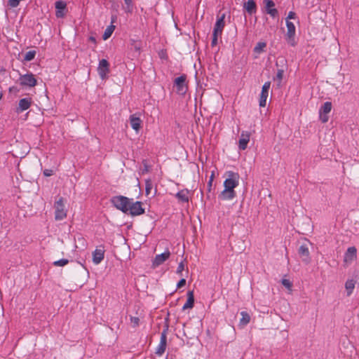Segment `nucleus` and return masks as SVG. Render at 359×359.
Returning a JSON list of instances; mask_svg holds the SVG:
<instances>
[{"instance_id": "f257e3e1", "label": "nucleus", "mask_w": 359, "mask_h": 359, "mask_svg": "<svg viewBox=\"0 0 359 359\" xmlns=\"http://www.w3.org/2000/svg\"><path fill=\"white\" fill-rule=\"evenodd\" d=\"M225 14L223 13L221 15L218 16L217 21L215 25V27L212 33V39L211 45H217L218 41V36H221L222 30L225 26Z\"/></svg>"}, {"instance_id": "f03ea898", "label": "nucleus", "mask_w": 359, "mask_h": 359, "mask_svg": "<svg viewBox=\"0 0 359 359\" xmlns=\"http://www.w3.org/2000/svg\"><path fill=\"white\" fill-rule=\"evenodd\" d=\"M131 198L123 196H116L111 198V202L113 205L123 213H127L128 207L130 205Z\"/></svg>"}, {"instance_id": "7ed1b4c3", "label": "nucleus", "mask_w": 359, "mask_h": 359, "mask_svg": "<svg viewBox=\"0 0 359 359\" xmlns=\"http://www.w3.org/2000/svg\"><path fill=\"white\" fill-rule=\"evenodd\" d=\"M55 219L56 220H62L67 217V210L65 208V201L62 198H58L54 205Z\"/></svg>"}, {"instance_id": "20e7f679", "label": "nucleus", "mask_w": 359, "mask_h": 359, "mask_svg": "<svg viewBox=\"0 0 359 359\" xmlns=\"http://www.w3.org/2000/svg\"><path fill=\"white\" fill-rule=\"evenodd\" d=\"M144 213V208H142V203L140 201H134L133 199L131 198L126 214H130L132 216H137Z\"/></svg>"}, {"instance_id": "39448f33", "label": "nucleus", "mask_w": 359, "mask_h": 359, "mask_svg": "<svg viewBox=\"0 0 359 359\" xmlns=\"http://www.w3.org/2000/svg\"><path fill=\"white\" fill-rule=\"evenodd\" d=\"M19 83L23 87L32 88L36 85L37 81L32 73H27L20 75Z\"/></svg>"}, {"instance_id": "423d86ee", "label": "nucleus", "mask_w": 359, "mask_h": 359, "mask_svg": "<svg viewBox=\"0 0 359 359\" xmlns=\"http://www.w3.org/2000/svg\"><path fill=\"white\" fill-rule=\"evenodd\" d=\"M175 90L179 95H183L187 90V85L186 83V76L182 75L175 79L174 81Z\"/></svg>"}, {"instance_id": "0eeeda50", "label": "nucleus", "mask_w": 359, "mask_h": 359, "mask_svg": "<svg viewBox=\"0 0 359 359\" xmlns=\"http://www.w3.org/2000/svg\"><path fill=\"white\" fill-rule=\"evenodd\" d=\"M238 178L239 176L237 173L229 172V177L224 182V188L234 190V188L238 184Z\"/></svg>"}, {"instance_id": "6e6552de", "label": "nucleus", "mask_w": 359, "mask_h": 359, "mask_svg": "<svg viewBox=\"0 0 359 359\" xmlns=\"http://www.w3.org/2000/svg\"><path fill=\"white\" fill-rule=\"evenodd\" d=\"M97 72L102 80H105L108 77L109 72V64L105 59H102L100 61L97 67Z\"/></svg>"}, {"instance_id": "1a4fd4ad", "label": "nucleus", "mask_w": 359, "mask_h": 359, "mask_svg": "<svg viewBox=\"0 0 359 359\" xmlns=\"http://www.w3.org/2000/svg\"><path fill=\"white\" fill-rule=\"evenodd\" d=\"M264 9L267 14L270 15L272 18L278 16V11L274 8L275 4L272 0H264Z\"/></svg>"}, {"instance_id": "9d476101", "label": "nucleus", "mask_w": 359, "mask_h": 359, "mask_svg": "<svg viewBox=\"0 0 359 359\" xmlns=\"http://www.w3.org/2000/svg\"><path fill=\"white\" fill-rule=\"evenodd\" d=\"M332 109V103L330 102H326L320 109V118L323 123H326L328 121L327 114Z\"/></svg>"}, {"instance_id": "9b49d317", "label": "nucleus", "mask_w": 359, "mask_h": 359, "mask_svg": "<svg viewBox=\"0 0 359 359\" xmlns=\"http://www.w3.org/2000/svg\"><path fill=\"white\" fill-rule=\"evenodd\" d=\"M270 86L271 83L269 81L265 82L262 86L259 99V106L261 107H264L266 104V99L269 95V90L270 88Z\"/></svg>"}, {"instance_id": "f8f14e48", "label": "nucleus", "mask_w": 359, "mask_h": 359, "mask_svg": "<svg viewBox=\"0 0 359 359\" xmlns=\"http://www.w3.org/2000/svg\"><path fill=\"white\" fill-rule=\"evenodd\" d=\"M170 255V252L169 250H165L164 252L156 255L154 257L153 262H152V266L153 267L156 268L160 265H161L164 262H165Z\"/></svg>"}, {"instance_id": "ddd939ff", "label": "nucleus", "mask_w": 359, "mask_h": 359, "mask_svg": "<svg viewBox=\"0 0 359 359\" xmlns=\"http://www.w3.org/2000/svg\"><path fill=\"white\" fill-rule=\"evenodd\" d=\"M357 257V250L355 247H349L344 255V262L351 263Z\"/></svg>"}, {"instance_id": "4468645a", "label": "nucleus", "mask_w": 359, "mask_h": 359, "mask_svg": "<svg viewBox=\"0 0 359 359\" xmlns=\"http://www.w3.org/2000/svg\"><path fill=\"white\" fill-rule=\"evenodd\" d=\"M32 104L31 98H22L20 100L18 103V107L16 109L18 113H21L27 109H28Z\"/></svg>"}, {"instance_id": "2eb2a0df", "label": "nucleus", "mask_w": 359, "mask_h": 359, "mask_svg": "<svg viewBox=\"0 0 359 359\" xmlns=\"http://www.w3.org/2000/svg\"><path fill=\"white\" fill-rule=\"evenodd\" d=\"M250 136L249 133L242 132L238 142V147L241 150H245L247 148L248 143L250 141Z\"/></svg>"}, {"instance_id": "dca6fc26", "label": "nucleus", "mask_w": 359, "mask_h": 359, "mask_svg": "<svg viewBox=\"0 0 359 359\" xmlns=\"http://www.w3.org/2000/svg\"><path fill=\"white\" fill-rule=\"evenodd\" d=\"M130 123L132 127V128L135 130L137 133L139 132L142 121L139 116H137L136 114H132L130 116Z\"/></svg>"}, {"instance_id": "f3484780", "label": "nucleus", "mask_w": 359, "mask_h": 359, "mask_svg": "<svg viewBox=\"0 0 359 359\" xmlns=\"http://www.w3.org/2000/svg\"><path fill=\"white\" fill-rule=\"evenodd\" d=\"M299 255L302 257V260L306 263L310 261L309 250L306 245H302L298 250Z\"/></svg>"}, {"instance_id": "a211bd4d", "label": "nucleus", "mask_w": 359, "mask_h": 359, "mask_svg": "<svg viewBox=\"0 0 359 359\" xmlns=\"http://www.w3.org/2000/svg\"><path fill=\"white\" fill-rule=\"evenodd\" d=\"M104 252L102 249H95L93 252V262L95 264H99L104 259Z\"/></svg>"}, {"instance_id": "6ab92c4d", "label": "nucleus", "mask_w": 359, "mask_h": 359, "mask_svg": "<svg viewBox=\"0 0 359 359\" xmlns=\"http://www.w3.org/2000/svg\"><path fill=\"white\" fill-rule=\"evenodd\" d=\"M66 3L62 1H58L55 3V8H56V16L57 18H62L64 16L63 11L66 8Z\"/></svg>"}, {"instance_id": "aec40b11", "label": "nucleus", "mask_w": 359, "mask_h": 359, "mask_svg": "<svg viewBox=\"0 0 359 359\" xmlns=\"http://www.w3.org/2000/svg\"><path fill=\"white\" fill-rule=\"evenodd\" d=\"M194 292L192 291H189L187 293V299L186 303L182 306L183 310L191 309L194 306Z\"/></svg>"}, {"instance_id": "412c9836", "label": "nucleus", "mask_w": 359, "mask_h": 359, "mask_svg": "<svg viewBox=\"0 0 359 359\" xmlns=\"http://www.w3.org/2000/svg\"><path fill=\"white\" fill-rule=\"evenodd\" d=\"M235 191L225 189L220 194L219 198L222 200H231L235 196Z\"/></svg>"}, {"instance_id": "4be33fe9", "label": "nucleus", "mask_w": 359, "mask_h": 359, "mask_svg": "<svg viewBox=\"0 0 359 359\" xmlns=\"http://www.w3.org/2000/svg\"><path fill=\"white\" fill-rule=\"evenodd\" d=\"M165 347H166V337H165V334L164 333H163L161 335V341H160V343L158 346L157 350H156V353L158 355H162L165 350Z\"/></svg>"}, {"instance_id": "5701e85b", "label": "nucleus", "mask_w": 359, "mask_h": 359, "mask_svg": "<svg viewBox=\"0 0 359 359\" xmlns=\"http://www.w3.org/2000/svg\"><path fill=\"white\" fill-rule=\"evenodd\" d=\"M244 8L250 14H252L256 11V4L254 0H248L244 4Z\"/></svg>"}, {"instance_id": "b1692460", "label": "nucleus", "mask_w": 359, "mask_h": 359, "mask_svg": "<svg viewBox=\"0 0 359 359\" xmlns=\"http://www.w3.org/2000/svg\"><path fill=\"white\" fill-rule=\"evenodd\" d=\"M286 26H287V36L289 39H292L294 37L295 34V27L294 24L288 20H286Z\"/></svg>"}, {"instance_id": "393cba45", "label": "nucleus", "mask_w": 359, "mask_h": 359, "mask_svg": "<svg viewBox=\"0 0 359 359\" xmlns=\"http://www.w3.org/2000/svg\"><path fill=\"white\" fill-rule=\"evenodd\" d=\"M355 281L353 279L347 280L345 283V288L347 291V296H350L355 287Z\"/></svg>"}, {"instance_id": "a878e982", "label": "nucleus", "mask_w": 359, "mask_h": 359, "mask_svg": "<svg viewBox=\"0 0 359 359\" xmlns=\"http://www.w3.org/2000/svg\"><path fill=\"white\" fill-rule=\"evenodd\" d=\"M176 196L182 202H187L189 200V192L186 190L179 191Z\"/></svg>"}, {"instance_id": "bb28decb", "label": "nucleus", "mask_w": 359, "mask_h": 359, "mask_svg": "<svg viewBox=\"0 0 359 359\" xmlns=\"http://www.w3.org/2000/svg\"><path fill=\"white\" fill-rule=\"evenodd\" d=\"M241 315L242 318L240 320V325H241L242 326H245L250 323V316L245 311H242L241 313Z\"/></svg>"}, {"instance_id": "cd10ccee", "label": "nucleus", "mask_w": 359, "mask_h": 359, "mask_svg": "<svg viewBox=\"0 0 359 359\" xmlns=\"http://www.w3.org/2000/svg\"><path fill=\"white\" fill-rule=\"evenodd\" d=\"M115 29V26L113 25H111L109 26H108L106 29L104 30V32L102 35V38L104 40H107V39H109L111 35L112 34V33L114 32Z\"/></svg>"}, {"instance_id": "c85d7f7f", "label": "nucleus", "mask_w": 359, "mask_h": 359, "mask_svg": "<svg viewBox=\"0 0 359 359\" xmlns=\"http://www.w3.org/2000/svg\"><path fill=\"white\" fill-rule=\"evenodd\" d=\"M36 51L35 50H29L27 53H25L24 56V60L26 62H29L32 60L35 55H36Z\"/></svg>"}, {"instance_id": "c756f323", "label": "nucleus", "mask_w": 359, "mask_h": 359, "mask_svg": "<svg viewBox=\"0 0 359 359\" xmlns=\"http://www.w3.org/2000/svg\"><path fill=\"white\" fill-rule=\"evenodd\" d=\"M126 6L124 9L128 13H131L133 11V0H124Z\"/></svg>"}, {"instance_id": "7c9ffc66", "label": "nucleus", "mask_w": 359, "mask_h": 359, "mask_svg": "<svg viewBox=\"0 0 359 359\" xmlns=\"http://www.w3.org/2000/svg\"><path fill=\"white\" fill-rule=\"evenodd\" d=\"M153 188L152 182L150 180H147L145 182V193L147 196H149Z\"/></svg>"}, {"instance_id": "2f4dec72", "label": "nucleus", "mask_w": 359, "mask_h": 359, "mask_svg": "<svg viewBox=\"0 0 359 359\" xmlns=\"http://www.w3.org/2000/svg\"><path fill=\"white\" fill-rule=\"evenodd\" d=\"M69 263V260L67 259H61L53 262V265L56 266H64Z\"/></svg>"}, {"instance_id": "473e14b6", "label": "nucleus", "mask_w": 359, "mask_h": 359, "mask_svg": "<svg viewBox=\"0 0 359 359\" xmlns=\"http://www.w3.org/2000/svg\"><path fill=\"white\" fill-rule=\"evenodd\" d=\"M281 283L289 290H292V283L289 280H287V279H283L281 280Z\"/></svg>"}, {"instance_id": "72a5a7b5", "label": "nucleus", "mask_w": 359, "mask_h": 359, "mask_svg": "<svg viewBox=\"0 0 359 359\" xmlns=\"http://www.w3.org/2000/svg\"><path fill=\"white\" fill-rule=\"evenodd\" d=\"M265 46H255L254 53L256 55L255 57H257V55L260 54L264 51V48Z\"/></svg>"}, {"instance_id": "f704fd0d", "label": "nucleus", "mask_w": 359, "mask_h": 359, "mask_svg": "<svg viewBox=\"0 0 359 359\" xmlns=\"http://www.w3.org/2000/svg\"><path fill=\"white\" fill-rule=\"evenodd\" d=\"M130 323L133 327H137L139 325L140 319L138 317H130Z\"/></svg>"}, {"instance_id": "c9c22d12", "label": "nucleus", "mask_w": 359, "mask_h": 359, "mask_svg": "<svg viewBox=\"0 0 359 359\" xmlns=\"http://www.w3.org/2000/svg\"><path fill=\"white\" fill-rule=\"evenodd\" d=\"M184 270V264L182 262H181L177 269V273L181 275L182 272Z\"/></svg>"}, {"instance_id": "e433bc0d", "label": "nucleus", "mask_w": 359, "mask_h": 359, "mask_svg": "<svg viewBox=\"0 0 359 359\" xmlns=\"http://www.w3.org/2000/svg\"><path fill=\"white\" fill-rule=\"evenodd\" d=\"M283 73H284V71L283 69H278L277 72L276 79H278L280 83L283 79Z\"/></svg>"}, {"instance_id": "4c0bfd02", "label": "nucleus", "mask_w": 359, "mask_h": 359, "mask_svg": "<svg viewBox=\"0 0 359 359\" xmlns=\"http://www.w3.org/2000/svg\"><path fill=\"white\" fill-rule=\"evenodd\" d=\"M43 173L46 177H50L53 175V170L51 169H45Z\"/></svg>"}, {"instance_id": "58836bf2", "label": "nucleus", "mask_w": 359, "mask_h": 359, "mask_svg": "<svg viewBox=\"0 0 359 359\" xmlns=\"http://www.w3.org/2000/svg\"><path fill=\"white\" fill-rule=\"evenodd\" d=\"M186 284V280L184 278H182L177 284V288H181L182 287L184 286Z\"/></svg>"}, {"instance_id": "ea45409f", "label": "nucleus", "mask_w": 359, "mask_h": 359, "mask_svg": "<svg viewBox=\"0 0 359 359\" xmlns=\"http://www.w3.org/2000/svg\"><path fill=\"white\" fill-rule=\"evenodd\" d=\"M295 16H296L295 13H294V12H293V11H290V12H289V13H288V15H287V20L288 19H294V18H295Z\"/></svg>"}, {"instance_id": "a19ab883", "label": "nucleus", "mask_w": 359, "mask_h": 359, "mask_svg": "<svg viewBox=\"0 0 359 359\" xmlns=\"http://www.w3.org/2000/svg\"><path fill=\"white\" fill-rule=\"evenodd\" d=\"M159 55H160V57L161 58H165V53H163V52L160 53Z\"/></svg>"}, {"instance_id": "79ce46f5", "label": "nucleus", "mask_w": 359, "mask_h": 359, "mask_svg": "<svg viewBox=\"0 0 359 359\" xmlns=\"http://www.w3.org/2000/svg\"><path fill=\"white\" fill-rule=\"evenodd\" d=\"M213 175H213V173H212V174L211 175V176H210V181H209V185H210V186L211 185V182H212V179H213Z\"/></svg>"}, {"instance_id": "37998d69", "label": "nucleus", "mask_w": 359, "mask_h": 359, "mask_svg": "<svg viewBox=\"0 0 359 359\" xmlns=\"http://www.w3.org/2000/svg\"><path fill=\"white\" fill-rule=\"evenodd\" d=\"M90 41H91L92 43H95V42H96V41H95V39L94 37H90Z\"/></svg>"}, {"instance_id": "c03bdc74", "label": "nucleus", "mask_w": 359, "mask_h": 359, "mask_svg": "<svg viewBox=\"0 0 359 359\" xmlns=\"http://www.w3.org/2000/svg\"><path fill=\"white\" fill-rule=\"evenodd\" d=\"M201 97H202V95H201V97H200V100L201 99ZM201 100H200V101H199V109H200V110H201Z\"/></svg>"}, {"instance_id": "a18cd8bd", "label": "nucleus", "mask_w": 359, "mask_h": 359, "mask_svg": "<svg viewBox=\"0 0 359 359\" xmlns=\"http://www.w3.org/2000/svg\"><path fill=\"white\" fill-rule=\"evenodd\" d=\"M257 45L261 46V45H265L264 43L259 42Z\"/></svg>"}, {"instance_id": "49530a36", "label": "nucleus", "mask_w": 359, "mask_h": 359, "mask_svg": "<svg viewBox=\"0 0 359 359\" xmlns=\"http://www.w3.org/2000/svg\"><path fill=\"white\" fill-rule=\"evenodd\" d=\"M2 96H3L2 93H0V100H1V98H2Z\"/></svg>"}]
</instances>
